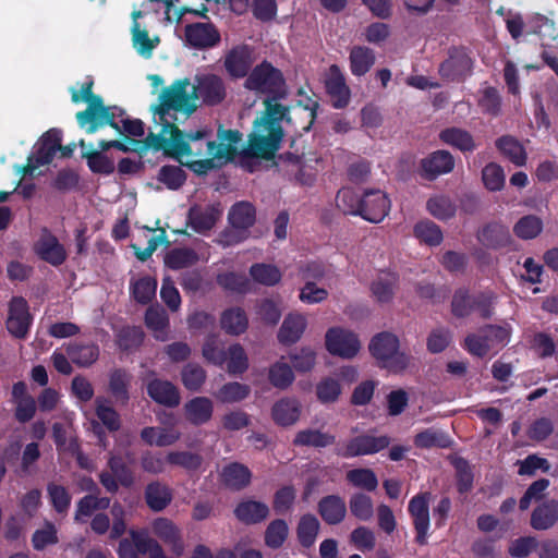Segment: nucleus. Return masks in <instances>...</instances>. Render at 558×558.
Masks as SVG:
<instances>
[{"mask_svg": "<svg viewBox=\"0 0 558 558\" xmlns=\"http://www.w3.org/2000/svg\"><path fill=\"white\" fill-rule=\"evenodd\" d=\"M244 86L250 90L272 95L274 98L286 93L281 72L268 62L255 66L245 80ZM265 106L264 114L254 122L247 146L242 150L244 157L271 159L280 148L283 136L280 123L286 117L287 108L275 99H266Z\"/></svg>", "mask_w": 558, "mask_h": 558, "instance_id": "f257e3e1", "label": "nucleus"}, {"mask_svg": "<svg viewBox=\"0 0 558 558\" xmlns=\"http://www.w3.org/2000/svg\"><path fill=\"white\" fill-rule=\"evenodd\" d=\"M205 131L183 134L177 126L162 128L158 133H149L146 146L156 150L162 149L166 155L178 160L197 174H205L209 169H198V163L206 160Z\"/></svg>", "mask_w": 558, "mask_h": 558, "instance_id": "f03ea898", "label": "nucleus"}, {"mask_svg": "<svg viewBox=\"0 0 558 558\" xmlns=\"http://www.w3.org/2000/svg\"><path fill=\"white\" fill-rule=\"evenodd\" d=\"M196 107L197 94L195 85L189 80L177 81L161 93L159 105L153 109L154 121L161 129L175 126L177 112L181 111L190 114Z\"/></svg>", "mask_w": 558, "mask_h": 558, "instance_id": "7ed1b4c3", "label": "nucleus"}, {"mask_svg": "<svg viewBox=\"0 0 558 558\" xmlns=\"http://www.w3.org/2000/svg\"><path fill=\"white\" fill-rule=\"evenodd\" d=\"M242 141L239 131L218 129L217 140L206 142V160L198 163V169H218L235 157L238 146Z\"/></svg>", "mask_w": 558, "mask_h": 558, "instance_id": "20e7f679", "label": "nucleus"}, {"mask_svg": "<svg viewBox=\"0 0 558 558\" xmlns=\"http://www.w3.org/2000/svg\"><path fill=\"white\" fill-rule=\"evenodd\" d=\"M511 327L508 324L488 325L464 339V348L472 355L483 357L493 350L504 348L510 340Z\"/></svg>", "mask_w": 558, "mask_h": 558, "instance_id": "39448f33", "label": "nucleus"}, {"mask_svg": "<svg viewBox=\"0 0 558 558\" xmlns=\"http://www.w3.org/2000/svg\"><path fill=\"white\" fill-rule=\"evenodd\" d=\"M369 350L384 366L393 371H401L409 364V357L399 351L398 338L390 332L375 336L371 341Z\"/></svg>", "mask_w": 558, "mask_h": 558, "instance_id": "423d86ee", "label": "nucleus"}, {"mask_svg": "<svg viewBox=\"0 0 558 558\" xmlns=\"http://www.w3.org/2000/svg\"><path fill=\"white\" fill-rule=\"evenodd\" d=\"M131 539L124 538L119 545L120 558H138L137 554H147L149 558H167L161 545L145 530H131Z\"/></svg>", "mask_w": 558, "mask_h": 558, "instance_id": "0eeeda50", "label": "nucleus"}, {"mask_svg": "<svg viewBox=\"0 0 558 558\" xmlns=\"http://www.w3.org/2000/svg\"><path fill=\"white\" fill-rule=\"evenodd\" d=\"M58 150H63L64 156L72 151L71 148L61 146V132L52 129L41 136L36 151L28 157L25 172L33 175L38 167L48 165Z\"/></svg>", "mask_w": 558, "mask_h": 558, "instance_id": "6e6552de", "label": "nucleus"}, {"mask_svg": "<svg viewBox=\"0 0 558 558\" xmlns=\"http://www.w3.org/2000/svg\"><path fill=\"white\" fill-rule=\"evenodd\" d=\"M325 341L327 351L342 359L354 357L361 349L357 337L352 331L341 327L328 329Z\"/></svg>", "mask_w": 558, "mask_h": 558, "instance_id": "1a4fd4ad", "label": "nucleus"}, {"mask_svg": "<svg viewBox=\"0 0 558 558\" xmlns=\"http://www.w3.org/2000/svg\"><path fill=\"white\" fill-rule=\"evenodd\" d=\"M76 119L81 126H86L88 133H94L98 128L106 124L119 129L118 124L113 121L114 112L111 108L105 107L100 98L92 100L86 110L77 112Z\"/></svg>", "mask_w": 558, "mask_h": 558, "instance_id": "9d476101", "label": "nucleus"}, {"mask_svg": "<svg viewBox=\"0 0 558 558\" xmlns=\"http://www.w3.org/2000/svg\"><path fill=\"white\" fill-rule=\"evenodd\" d=\"M33 317L29 314L25 299L15 296L9 304L7 318L8 331L16 338H25L32 325Z\"/></svg>", "mask_w": 558, "mask_h": 558, "instance_id": "9b49d317", "label": "nucleus"}, {"mask_svg": "<svg viewBox=\"0 0 558 558\" xmlns=\"http://www.w3.org/2000/svg\"><path fill=\"white\" fill-rule=\"evenodd\" d=\"M142 11L132 12L131 40L136 52L143 58H150L160 44L158 35H149L147 28L140 23Z\"/></svg>", "mask_w": 558, "mask_h": 558, "instance_id": "f8f14e48", "label": "nucleus"}, {"mask_svg": "<svg viewBox=\"0 0 558 558\" xmlns=\"http://www.w3.org/2000/svg\"><path fill=\"white\" fill-rule=\"evenodd\" d=\"M390 444L388 436H373L362 435L351 439L344 447L342 456L345 458H353L357 456L373 454L385 448Z\"/></svg>", "mask_w": 558, "mask_h": 558, "instance_id": "ddd939ff", "label": "nucleus"}, {"mask_svg": "<svg viewBox=\"0 0 558 558\" xmlns=\"http://www.w3.org/2000/svg\"><path fill=\"white\" fill-rule=\"evenodd\" d=\"M186 43L198 49L215 47L220 41V34L211 23H193L185 26Z\"/></svg>", "mask_w": 558, "mask_h": 558, "instance_id": "4468645a", "label": "nucleus"}, {"mask_svg": "<svg viewBox=\"0 0 558 558\" xmlns=\"http://www.w3.org/2000/svg\"><path fill=\"white\" fill-rule=\"evenodd\" d=\"M151 531L155 536L168 545L175 556L184 553V543L180 529L167 518H157L151 522Z\"/></svg>", "mask_w": 558, "mask_h": 558, "instance_id": "2eb2a0df", "label": "nucleus"}, {"mask_svg": "<svg viewBox=\"0 0 558 558\" xmlns=\"http://www.w3.org/2000/svg\"><path fill=\"white\" fill-rule=\"evenodd\" d=\"M429 497L430 495L427 493L416 495L409 502V512L413 518L414 527L417 533L416 541L420 544L426 543L427 532L429 529Z\"/></svg>", "mask_w": 558, "mask_h": 558, "instance_id": "dca6fc26", "label": "nucleus"}, {"mask_svg": "<svg viewBox=\"0 0 558 558\" xmlns=\"http://www.w3.org/2000/svg\"><path fill=\"white\" fill-rule=\"evenodd\" d=\"M196 94L207 105L221 102L226 97V87L221 77L215 74H203L196 76Z\"/></svg>", "mask_w": 558, "mask_h": 558, "instance_id": "f3484780", "label": "nucleus"}, {"mask_svg": "<svg viewBox=\"0 0 558 558\" xmlns=\"http://www.w3.org/2000/svg\"><path fill=\"white\" fill-rule=\"evenodd\" d=\"M36 254L52 266H59L66 259V251L58 239L44 230L35 244Z\"/></svg>", "mask_w": 558, "mask_h": 558, "instance_id": "a211bd4d", "label": "nucleus"}, {"mask_svg": "<svg viewBox=\"0 0 558 558\" xmlns=\"http://www.w3.org/2000/svg\"><path fill=\"white\" fill-rule=\"evenodd\" d=\"M253 62V51L245 45L232 48L225 57V68L235 78L245 76Z\"/></svg>", "mask_w": 558, "mask_h": 558, "instance_id": "6ab92c4d", "label": "nucleus"}, {"mask_svg": "<svg viewBox=\"0 0 558 558\" xmlns=\"http://www.w3.org/2000/svg\"><path fill=\"white\" fill-rule=\"evenodd\" d=\"M390 203L385 193L379 190L364 193L362 216L371 222L381 221L388 214Z\"/></svg>", "mask_w": 558, "mask_h": 558, "instance_id": "aec40b11", "label": "nucleus"}, {"mask_svg": "<svg viewBox=\"0 0 558 558\" xmlns=\"http://www.w3.org/2000/svg\"><path fill=\"white\" fill-rule=\"evenodd\" d=\"M472 60L469 54L461 49H453L449 58L440 65L439 72L447 80L454 81L470 73Z\"/></svg>", "mask_w": 558, "mask_h": 558, "instance_id": "412c9836", "label": "nucleus"}, {"mask_svg": "<svg viewBox=\"0 0 558 558\" xmlns=\"http://www.w3.org/2000/svg\"><path fill=\"white\" fill-rule=\"evenodd\" d=\"M398 287V276L391 271H380L371 283L373 299L380 304L392 302Z\"/></svg>", "mask_w": 558, "mask_h": 558, "instance_id": "4be33fe9", "label": "nucleus"}, {"mask_svg": "<svg viewBox=\"0 0 558 558\" xmlns=\"http://www.w3.org/2000/svg\"><path fill=\"white\" fill-rule=\"evenodd\" d=\"M421 167L426 178L434 179L440 174L449 173L454 167V159L447 150H437L422 159Z\"/></svg>", "mask_w": 558, "mask_h": 558, "instance_id": "5701e85b", "label": "nucleus"}, {"mask_svg": "<svg viewBox=\"0 0 558 558\" xmlns=\"http://www.w3.org/2000/svg\"><path fill=\"white\" fill-rule=\"evenodd\" d=\"M300 415L301 403L294 398H282L278 400L271 409L272 420L280 426H291L295 424Z\"/></svg>", "mask_w": 558, "mask_h": 558, "instance_id": "b1692460", "label": "nucleus"}, {"mask_svg": "<svg viewBox=\"0 0 558 558\" xmlns=\"http://www.w3.org/2000/svg\"><path fill=\"white\" fill-rule=\"evenodd\" d=\"M326 88L333 99V106L344 107L350 98L349 87L345 85L344 76L337 65H331L326 78Z\"/></svg>", "mask_w": 558, "mask_h": 558, "instance_id": "393cba45", "label": "nucleus"}, {"mask_svg": "<svg viewBox=\"0 0 558 558\" xmlns=\"http://www.w3.org/2000/svg\"><path fill=\"white\" fill-rule=\"evenodd\" d=\"M149 397L157 403L175 407L180 403V395L178 388L168 380L153 379L147 385Z\"/></svg>", "mask_w": 558, "mask_h": 558, "instance_id": "a878e982", "label": "nucleus"}, {"mask_svg": "<svg viewBox=\"0 0 558 558\" xmlns=\"http://www.w3.org/2000/svg\"><path fill=\"white\" fill-rule=\"evenodd\" d=\"M307 322L304 315L291 313L287 315L278 331V340L283 344L295 343L303 335Z\"/></svg>", "mask_w": 558, "mask_h": 558, "instance_id": "bb28decb", "label": "nucleus"}, {"mask_svg": "<svg viewBox=\"0 0 558 558\" xmlns=\"http://www.w3.org/2000/svg\"><path fill=\"white\" fill-rule=\"evenodd\" d=\"M558 521V501L549 499L537 506L531 515V526L538 531L548 530Z\"/></svg>", "mask_w": 558, "mask_h": 558, "instance_id": "cd10ccee", "label": "nucleus"}, {"mask_svg": "<svg viewBox=\"0 0 558 558\" xmlns=\"http://www.w3.org/2000/svg\"><path fill=\"white\" fill-rule=\"evenodd\" d=\"M186 420L194 425L207 423L214 412V403L209 398L195 397L184 405Z\"/></svg>", "mask_w": 558, "mask_h": 558, "instance_id": "c85d7f7f", "label": "nucleus"}, {"mask_svg": "<svg viewBox=\"0 0 558 558\" xmlns=\"http://www.w3.org/2000/svg\"><path fill=\"white\" fill-rule=\"evenodd\" d=\"M141 438L149 446L168 447L181 438V433L173 426L145 427L141 432Z\"/></svg>", "mask_w": 558, "mask_h": 558, "instance_id": "c756f323", "label": "nucleus"}, {"mask_svg": "<svg viewBox=\"0 0 558 558\" xmlns=\"http://www.w3.org/2000/svg\"><path fill=\"white\" fill-rule=\"evenodd\" d=\"M252 478V473L241 463H230L221 471V481L223 484L234 490H241L246 487Z\"/></svg>", "mask_w": 558, "mask_h": 558, "instance_id": "7c9ffc66", "label": "nucleus"}, {"mask_svg": "<svg viewBox=\"0 0 558 558\" xmlns=\"http://www.w3.org/2000/svg\"><path fill=\"white\" fill-rule=\"evenodd\" d=\"M145 499L151 510L161 511L171 502L172 490L168 485L155 481L147 485Z\"/></svg>", "mask_w": 558, "mask_h": 558, "instance_id": "2f4dec72", "label": "nucleus"}, {"mask_svg": "<svg viewBox=\"0 0 558 558\" xmlns=\"http://www.w3.org/2000/svg\"><path fill=\"white\" fill-rule=\"evenodd\" d=\"M234 514L240 521L253 524L266 519L269 514V508L260 501L245 500L238 505Z\"/></svg>", "mask_w": 558, "mask_h": 558, "instance_id": "473e14b6", "label": "nucleus"}, {"mask_svg": "<svg viewBox=\"0 0 558 558\" xmlns=\"http://www.w3.org/2000/svg\"><path fill=\"white\" fill-rule=\"evenodd\" d=\"M221 328L229 335L239 336L248 327V318L240 307L226 310L220 318Z\"/></svg>", "mask_w": 558, "mask_h": 558, "instance_id": "72a5a7b5", "label": "nucleus"}, {"mask_svg": "<svg viewBox=\"0 0 558 558\" xmlns=\"http://www.w3.org/2000/svg\"><path fill=\"white\" fill-rule=\"evenodd\" d=\"M221 217L218 206L211 205L204 209H192L190 221L192 228L199 233L210 230Z\"/></svg>", "mask_w": 558, "mask_h": 558, "instance_id": "f704fd0d", "label": "nucleus"}, {"mask_svg": "<svg viewBox=\"0 0 558 558\" xmlns=\"http://www.w3.org/2000/svg\"><path fill=\"white\" fill-rule=\"evenodd\" d=\"M477 239L485 246L500 247L509 243L510 233L507 227L494 222L480 230Z\"/></svg>", "mask_w": 558, "mask_h": 558, "instance_id": "c9c22d12", "label": "nucleus"}, {"mask_svg": "<svg viewBox=\"0 0 558 558\" xmlns=\"http://www.w3.org/2000/svg\"><path fill=\"white\" fill-rule=\"evenodd\" d=\"M318 509L323 519L329 524H336L342 521L347 512L343 499L336 495H330L322 499Z\"/></svg>", "mask_w": 558, "mask_h": 558, "instance_id": "e433bc0d", "label": "nucleus"}, {"mask_svg": "<svg viewBox=\"0 0 558 558\" xmlns=\"http://www.w3.org/2000/svg\"><path fill=\"white\" fill-rule=\"evenodd\" d=\"M333 435L323 433L319 429L305 428L296 433L293 444L295 446H310L315 448H324L335 444Z\"/></svg>", "mask_w": 558, "mask_h": 558, "instance_id": "4c0bfd02", "label": "nucleus"}, {"mask_svg": "<svg viewBox=\"0 0 558 558\" xmlns=\"http://www.w3.org/2000/svg\"><path fill=\"white\" fill-rule=\"evenodd\" d=\"M166 461L170 466H178L187 472H192L197 471L201 468L203 457L196 452L187 450H171L167 452Z\"/></svg>", "mask_w": 558, "mask_h": 558, "instance_id": "58836bf2", "label": "nucleus"}, {"mask_svg": "<svg viewBox=\"0 0 558 558\" xmlns=\"http://www.w3.org/2000/svg\"><path fill=\"white\" fill-rule=\"evenodd\" d=\"M375 54L367 47L356 46L350 52V68L354 75H364L373 66Z\"/></svg>", "mask_w": 558, "mask_h": 558, "instance_id": "ea45409f", "label": "nucleus"}, {"mask_svg": "<svg viewBox=\"0 0 558 558\" xmlns=\"http://www.w3.org/2000/svg\"><path fill=\"white\" fill-rule=\"evenodd\" d=\"M497 147L515 166L522 167L526 162V151L522 144L512 136H502L496 142Z\"/></svg>", "mask_w": 558, "mask_h": 558, "instance_id": "a19ab883", "label": "nucleus"}, {"mask_svg": "<svg viewBox=\"0 0 558 558\" xmlns=\"http://www.w3.org/2000/svg\"><path fill=\"white\" fill-rule=\"evenodd\" d=\"M439 137L444 143L462 151H472L476 147L472 135L461 129L451 128L444 130L440 132Z\"/></svg>", "mask_w": 558, "mask_h": 558, "instance_id": "79ce46f5", "label": "nucleus"}, {"mask_svg": "<svg viewBox=\"0 0 558 558\" xmlns=\"http://www.w3.org/2000/svg\"><path fill=\"white\" fill-rule=\"evenodd\" d=\"M109 505L110 500L107 497L99 498L94 495H87L77 502L74 520L76 522H85L96 510H105Z\"/></svg>", "mask_w": 558, "mask_h": 558, "instance_id": "37998d69", "label": "nucleus"}, {"mask_svg": "<svg viewBox=\"0 0 558 558\" xmlns=\"http://www.w3.org/2000/svg\"><path fill=\"white\" fill-rule=\"evenodd\" d=\"M146 326L153 331L155 338L165 341L168 338L169 319L161 308L150 307L145 316Z\"/></svg>", "mask_w": 558, "mask_h": 558, "instance_id": "c03bdc74", "label": "nucleus"}, {"mask_svg": "<svg viewBox=\"0 0 558 558\" xmlns=\"http://www.w3.org/2000/svg\"><path fill=\"white\" fill-rule=\"evenodd\" d=\"M228 218L234 229L246 231L255 221V211L251 204L242 202L231 208Z\"/></svg>", "mask_w": 558, "mask_h": 558, "instance_id": "a18cd8bd", "label": "nucleus"}, {"mask_svg": "<svg viewBox=\"0 0 558 558\" xmlns=\"http://www.w3.org/2000/svg\"><path fill=\"white\" fill-rule=\"evenodd\" d=\"M294 378L292 367L286 362L278 361L269 367L268 379L276 388L287 389L292 385Z\"/></svg>", "mask_w": 558, "mask_h": 558, "instance_id": "49530a36", "label": "nucleus"}, {"mask_svg": "<svg viewBox=\"0 0 558 558\" xmlns=\"http://www.w3.org/2000/svg\"><path fill=\"white\" fill-rule=\"evenodd\" d=\"M543 227L544 225L539 217L535 215H527L515 222L513 232L520 239L531 240L542 232Z\"/></svg>", "mask_w": 558, "mask_h": 558, "instance_id": "de8ad7c7", "label": "nucleus"}, {"mask_svg": "<svg viewBox=\"0 0 558 558\" xmlns=\"http://www.w3.org/2000/svg\"><path fill=\"white\" fill-rule=\"evenodd\" d=\"M247 385L233 381L223 385L216 393L215 398L222 403H235L244 400L250 395Z\"/></svg>", "mask_w": 558, "mask_h": 558, "instance_id": "09e8293b", "label": "nucleus"}, {"mask_svg": "<svg viewBox=\"0 0 558 558\" xmlns=\"http://www.w3.org/2000/svg\"><path fill=\"white\" fill-rule=\"evenodd\" d=\"M227 371L229 374L235 375L245 372L248 367L247 355L242 345L235 343L226 351Z\"/></svg>", "mask_w": 558, "mask_h": 558, "instance_id": "8fccbe9b", "label": "nucleus"}, {"mask_svg": "<svg viewBox=\"0 0 558 558\" xmlns=\"http://www.w3.org/2000/svg\"><path fill=\"white\" fill-rule=\"evenodd\" d=\"M364 194L361 195L353 190H341L336 198L337 206L345 214H359L362 216Z\"/></svg>", "mask_w": 558, "mask_h": 558, "instance_id": "3c124183", "label": "nucleus"}, {"mask_svg": "<svg viewBox=\"0 0 558 558\" xmlns=\"http://www.w3.org/2000/svg\"><path fill=\"white\" fill-rule=\"evenodd\" d=\"M205 369L195 363L186 364L181 371V380L183 386L191 391H197L206 380Z\"/></svg>", "mask_w": 558, "mask_h": 558, "instance_id": "603ef678", "label": "nucleus"}, {"mask_svg": "<svg viewBox=\"0 0 558 558\" xmlns=\"http://www.w3.org/2000/svg\"><path fill=\"white\" fill-rule=\"evenodd\" d=\"M132 295L142 304L151 301L156 294L157 281L148 276L141 277L131 283Z\"/></svg>", "mask_w": 558, "mask_h": 558, "instance_id": "864d4df0", "label": "nucleus"}, {"mask_svg": "<svg viewBox=\"0 0 558 558\" xmlns=\"http://www.w3.org/2000/svg\"><path fill=\"white\" fill-rule=\"evenodd\" d=\"M95 412L99 421L110 430H117L120 427V418L110 402L98 397L95 400Z\"/></svg>", "mask_w": 558, "mask_h": 558, "instance_id": "5fc2aeb1", "label": "nucleus"}, {"mask_svg": "<svg viewBox=\"0 0 558 558\" xmlns=\"http://www.w3.org/2000/svg\"><path fill=\"white\" fill-rule=\"evenodd\" d=\"M319 531V522L316 517L305 514L301 518L298 525V537L304 547H310L314 544Z\"/></svg>", "mask_w": 558, "mask_h": 558, "instance_id": "6e6d98bb", "label": "nucleus"}, {"mask_svg": "<svg viewBox=\"0 0 558 558\" xmlns=\"http://www.w3.org/2000/svg\"><path fill=\"white\" fill-rule=\"evenodd\" d=\"M351 513L361 521H369L374 515V505L371 497L365 494H354L349 501Z\"/></svg>", "mask_w": 558, "mask_h": 558, "instance_id": "4d7b16f0", "label": "nucleus"}, {"mask_svg": "<svg viewBox=\"0 0 558 558\" xmlns=\"http://www.w3.org/2000/svg\"><path fill=\"white\" fill-rule=\"evenodd\" d=\"M289 534L286 521L281 519L270 522L265 531V544L270 548H279L283 545Z\"/></svg>", "mask_w": 558, "mask_h": 558, "instance_id": "13d9d810", "label": "nucleus"}, {"mask_svg": "<svg viewBox=\"0 0 558 558\" xmlns=\"http://www.w3.org/2000/svg\"><path fill=\"white\" fill-rule=\"evenodd\" d=\"M250 274L254 281L264 286H275L281 279L280 270L270 264H255L251 267Z\"/></svg>", "mask_w": 558, "mask_h": 558, "instance_id": "bf43d9fd", "label": "nucleus"}, {"mask_svg": "<svg viewBox=\"0 0 558 558\" xmlns=\"http://www.w3.org/2000/svg\"><path fill=\"white\" fill-rule=\"evenodd\" d=\"M414 444L416 447L420 448H447L450 446V439L442 432L434 428H428L418 433L415 436Z\"/></svg>", "mask_w": 558, "mask_h": 558, "instance_id": "052dcab7", "label": "nucleus"}, {"mask_svg": "<svg viewBox=\"0 0 558 558\" xmlns=\"http://www.w3.org/2000/svg\"><path fill=\"white\" fill-rule=\"evenodd\" d=\"M427 209L437 219L446 220L454 216L456 206L452 201L444 195H437L428 199Z\"/></svg>", "mask_w": 558, "mask_h": 558, "instance_id": "680f3d73", "label": "nucleus"}, {"mask_svg": "<svg viewBox=\"0 0 558 558\" xmlns=\"http://www.w3.org/2000/svg\"><path fill=\"white\" fill-rule=\"evenodd\" d=\"M68 354L73 363L81 367L89 366L99 355V351L95 345H70Z\"/></svg>", "mask_w": 558, "mask_h": 558, "instance_id": "e2e57ef3", "label": "nucleus"}, {"mask_svg": "<svg viewBox=\"0 0 558 558\" xmlns=\"http://www.w3.org/2000/svg\"><path fill=\"white\" fill-rule=\"evenodd\" d=\"M482 181L487 190L500 191L506 182L504 169L495 162L486 165L482 170Z\"/></svg>", "mask_w": 558, "mask_h": 558, "instance_id": "0e129e2a", "label": "nucleus"}, {"mask_svg": "<svg viewBox=\"0 0 558 558\" xmlns=\"http://www.w3.org/2000/svg\"><path fill=\"white\" fill-rule=\"evenodd\" d=\"M198 260L197 254L190 248H175L165 257V263L172 269H181L194 265Z\"/></svg>", "mask_w": 558, "mask_h": 558, "instance_id": "69168bd1", "label": "nucleus"}, {"mask_svg": "<svg viewBox=\"0 0 558 558\" xmlns=\"http://www.w3.org/2000/svg\"><path fill=\"white\" fill-rule=\"evenodd\" d=\"M347 480L355 487L374 490L378 485L375 473L369 469H354L347 473Z\"/></svg>", "mask_w": 558, "mask_h": 558, "instance_id": "338daca9", "label": "nucleus"}, {"mask_svg": "<svg viewBox=\"0 0 558 558\" xmlns=\"http://www.w3.org/2000/svg\"><path fill=\"white\" fill-rule=\"evenodd\" d=\"M414 234L428 245H439L442 241L440 228L432 221H421L416 223Z\"/></svg>", "mask_w": 558, "mask_h": 558, "instance_id": "774afa93", "label": "nucleus"}]
</instances>
